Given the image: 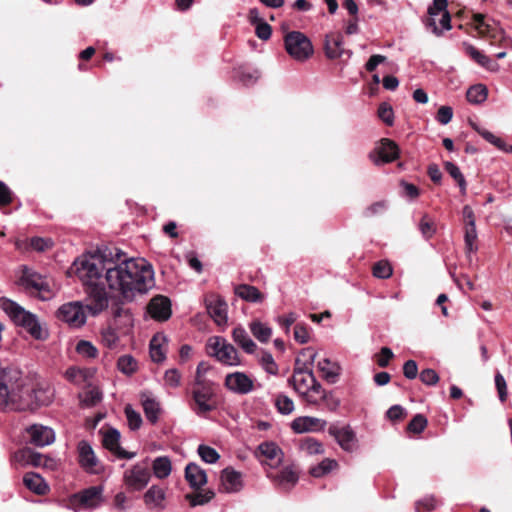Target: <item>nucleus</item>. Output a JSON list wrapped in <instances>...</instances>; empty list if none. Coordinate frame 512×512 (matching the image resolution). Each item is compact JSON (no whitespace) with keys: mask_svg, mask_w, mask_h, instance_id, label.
<instances>
[{"mask_svg":"<svg viewBox=\"0 0 512 512\" xmlns=\"http://www.w3.org/2000/svg\"><path fill=\"white\" fill-rule=\"evenodd\" d=\"M154 286V270L148 262L141 258H129L116 250L115 263L108 273V289L113 294L125 302H131Z\"/></svg>","mask_w":512,"mask_h":512,"instance_id":"f257e3e1","label":"nucleus"},{"mask_svg":"<svg viewBox=\"0 0 512 512\" xmlns=\"http://www.w3.org/2000/svg\"><path fill=\"white\" fill-rule=\"evenodd\" d=\"M301 353L303 355L308 354L309 363H303V366H299L300 360L296 359L293 375L288 380L289 384L309 404L316 405L320 399L328 400L332 398V392H327L322 388L310 368L316 359L317 353L310 347L303 349Z\"/></svg>","mask_w":512,"mask_h":512,"instance_id":"f03ea898","label":"nucleus"},{"mask_svg":"<svg viewBox=\"0 0 512 512\" xmlns=\"http://www.w3.org/2000/svg\"><path fill=\"white\" fill-rule=\"evenodd\" d=\"M116 252L97 251L78 257L74 269L79 280L85 285L104 284L108 286V273L115 263Z\"/></svg>","mask_w":512,"mask_h":512,"instance_id":"7ed1b4c3","label":"nucleus"},{"mask_svg":"<svg viewBox=\"0 0 512 512\" xmlns=\"http://www.w3.org/2000/svg\"><path fill=\"white\" fill-rule=\"evenodd\" d=\"M26 380L11 367H0V409L19 411L28 404L22 398Z\"/></svg>","mask_w":512,"mask_h":512,"instance_id":"20e7f679","label":"nucleus"},{"mask_svg":"<svg viewBox=\"0 0 512 512\" xmlns=\"http://www.w3.org/2000/svg\"><path fill=\"white\" fill-rule=\"evenodd\" d=\"M0 307L15 325L24 328L32 337L38 340L46 338L47 333L42 329L35 314L8 298L0 299Z\"/></svg>","mask_w":512,"mask_h":512,"instance_id":"39448f33","label":"nucleus"},{"mask_svg":"<svg viewBox=\"0 0 512 512\" xmlns=\"http://www.w3.org/2000/svg\"><path fill=\"white\" fill-rule=\"evenodd\" d=\"M206 347L209 355L215 357L223 365L240 366L242 364L239 352L224 337H210Z\"/></svg>","mask_w":512,"mask_h":512,"instance_id":"423d86ee","label":"nucleus"},{"mask_svg":"<svg viewBox=\"0 0 512 512\" xmlns=\"http://www.w3.org/2000/svg\"><path fill=\"white\" fill-rule=\"evenodd\" d=\"M22 398L28 404L19 411H33L40 406L49 405L54 398V389L48 383H38L35 387H31L25 382Z\"/></svg>","mask_w":512,"mask_h":512,"instance_id":"0eeeda50","label":"nucleus"},{"mask_svg":"<svg viewBox=\"0 0 512 512\" xmlns=\"http://www.w3.org/2000/svg\"><path fill=\"white\" fill-rule=\"evenodd\" d=\"M287 53L296 61L303 62L313 55V45L310 39L299 31H291L284 37Z\"/></svg>","mask_w":512,"mask_h":512,"instance_id":"6e6552de","label":"nucleus"},{"mask_svg":"<svg viewBox=\"0 0 512 512\" xmlns=\"http://www.w3.org/2000/svg\"><path fill=\"white\" fill-rule=\"evenodd\" d=\"M447 0H433L428 8L429 18L425 24L436 36L451 29V16L447 10Z\"/></svg>","mask_w":512,"mask_h":512,"instance_id":"1a4fd4ad","label":"nucleus"},{"mask_svg":"<svg viewBox=\"0 0 512 512\" xmlns=\"http://www.w3.org/2000/svg\"><path fill=\"white\" fill-rule=\"evenodd\" d=\"M192 397L195 403L194 411L198 415H203L212 411L215 408L213 398L215 391L211 382L201 379L196 376L194 388L192 390Z\"/></svg>","mask_w":512,"mask_h":512,"instance_id":"9d476101","label":"nucleus"},{"mask_svg":"<svg viewBox=\"0 0 512 512\" xmlns=\"http://www.w3.org/2000/svg\"><path fill=\"white\" fill-rule=\"evenodd\" d=\"M103 502V487L92 486L75 493L69 498V505L75 510L94 509Z\"/></svg>","mask_w":512,"mask_h":512,"instance_id":"9b49d317","label":"nucleus"},{"mask_svg":"<svg viewBox=\"0 0 512 512\" xmlns=\"http://www.w3.org/2000/svg\"><path fill=\"white\" fill-rule=\"evenodd\" d=\"M151 474L147 463H137L123 474L125 486L132 491H140L147 486Z\"/></svg>","mask_w":512,"mask_h":512,"instance_id":"f8f14e48","label":"nucleus"},{"mask_svg":"<svg viewBox=\"0 0 512 512\" xmlns=\"http://www.w3.org/2000/svg\"><path fill=\"white\" fill-rule=\"evenodd\" d=\"M20 284L29 292H37L38 297L43 300H49L53 296L46 279L40 274L25 269L23 275L20 278Z\"/></svg>","mask_w":512,"mask_h":512,"instance_id":"ddd939ff","label":"nucleus"},{"mask_svg":"<svg viewBox=\"0 0 512 512\" xmlns=\"http://www.w3.org/2000/svg\"><path fill=\"white\" fill-rule=\"evenodd\" d=\"M87 305L86 308L92 313L97 315L108 308L109 306V295L107 292V285L96 284L87 286Z\"/></svg>","mask_w":512,"mask_h":512,"instance_id":"4468645a","label":"nucleus"},{"mask_svg":"<svg viewBox=\"0 0 512 512\" xmlns=\"http://www.w3.org/2000/svg\"><path fill=\"white\" fill-rule=\"evenodd\" d=\"M57 317L69 326L79 328L86 322V314L80 302H69L60 306Z\"/></svg>","mask_w":512,"mask_h":512,"instance_id":"2eb2a0df","label":"nucleus"},{"mask_svg":"<svg viewBox=\"0 0 512 512\" xmlns=\"http://www.w3.org/2000/svg\"><path fill=\"white\" fill-rule=\"evenodd\" d=\"M224 386L234 394L247 395L254 390V379L245 372L235 371L225 376Z\"/></svg>","mask_w":512,"mask_h":512,"instance_id":"dca6fc26","label":"nucleus"},{"mask_svg":"<svg viewBox=\"0 0 512 512\" xmlns=\"http://www.w3.org/2000/svg\"><path fill=\"white\" fill-rule=\"evenodd\" d=\"M398 156V145L394 141L387 138L382 139L380 143L375 147V149L369 154L370 160L375 165H382L393 162L398 158Z\"/></svg>","mask_w":512,"mask_h":512,"instance_id":"f3484780","label":"nucleus"},{"mask_svg":"<svg viewBox=\"0 0 512 512\" xmlns=\"http://www.w3.org/2000/svg\"><path fill=\"white\" fill-rule=\"evenodd\" d=\"M328 433L334 437L338 445L342 450L352 453L358 448V439L356 433L350 426L338 427L331 425L328 429Z\"/></svg>","mask_w":512,"mask_h":512,"instance_id":"a211bd4d","label":"nucleus"},{"mask_svg":"<svg viewBox=\"0 0 512 512\" xmlns=\"http://www.w3.org/2000/svg\"><path fill=\"white\" fill-rule=\"evenodd\" d=\"M255 456L262 465H266L271 469L277 468L283 460V452L274 442L261 443Z\"/></svg>","mask_w":512,"mask_h":512,"instance_id":"6ab92c4d","label":"nucleus"},{"mask_svg":"<svg viewBox=\"0 0 512 512\" xmlns=\"http://www.w3.org/2000/svg\"><path fill=\"white\" fill-rule=\"evenodd\" d=\"M78 461L80 466L88 473L97 474L101 467L91 445L82 440L78 443Z\"/></svg>","mask_w":512,"mask_h":512,"instance_id":"aec40b11","label":"nucleus"},{"mask_svg":"<svg viewBox=\"0 0 512 512\" xmlns=\"http://www.w3.org/2000/svg\"><path fill=\"white\" fill-rule=\"evenodd\" d=\"M148 314L157 321H166L171 316V302L170 300L162 295L153 297L148 306Z\"/></svg>","mask_w":512,"mask_h":512,"instance_id":"412c9836","label":"nucleus"},{"mask_svg":"<svg viewBox=\"0 0 512 512\" xmlns=\"http://www.w3.org/2000/svg\"><path fill=\"white\" fill-rule=\"evenodd\" d=\"M30 442L38 447L50 445L55 440L53 429L48 426L34 424L27 428Z\"/></svg>","mask_w":512,"mask_h":512,"instance_id":"4be33fe9","label":"nucleus"},{"mask_svg":"<svg viewBox=\"0 0 512 512\" xmlns=\"http://www.w3.org/2000/svg\"><path fill=\"white\" fill-rule=\"evenodd\" d=\"M326 425L327 422L324 419L312 416H301L292 421L291 428L296 433L319 432L323 431Z\"/></svg>","mask_w":512,"mask_h":512,"instance_id":"5701e85b","label":"nucleus"},{"mask_svg":"<svg viewBox=\"0 0 512 512\" xmlns=\"http://www.w3.org/2000/svg\"><path fill=\"white\" fill-rule=\"evenodd\" d=\"M103 445L119 458L132 459L135 452H127L120 446V433L116 429H108L103 436Z\"/></svg>","mask_w":512,"mask_h":512,"instance_id":"b1692460","label":"nucleus"},{"mask_svg":"<svg viewBox=\"0 0 512 512\" xmlns=\"http://www.w3.org/2000/svg\"><path fill=\"white\" fill-rule=\"evenodd\" d=\"M267 476L281 489L288 490L298 482V474L292 466L284 467L279 473H267Z\"/></svg>","mask_w":512,"mask_h":512,"instance_id":"393cba45","label":"nucleus"},{"mask_svg":"<svg viewBox=\"0 0 512 512\" xmlns=\"http://www.w3.org/2000/svg\"><path fill=\"white\" fill-rule=\"evenodd\" d=\"M206 308L208 314L217 325L220 326L227 323V304L224 300L217 297H211L206 300Z\"/></svg>","mask_w":512,"mask_h":512,"instance_id":"a878e982","label":"nucleus"},{"mask_svg":"<svg viewBox=\"0 0 512 512\" xmlns=\"http://www.w3.org/2000/svg\"><path fill=\"white\" fill-rule=\"evenodd\" d=\"M232 339L235 344L240 347L245 353L253 354L257 349L256 343L252 340L248 332L242 326H236L232 330Z\"/></svg>","mask_w":512,"mask_h":512,"instance_id":"bb28decb","label":"nucleus"},{"mask_svg":"<svg viewBox=\"0 0 512 512\" xmlns=\"http://www.w3.org/2000/svg\"><path fill=\"white\" fill-rule=\"evenodd\" d=\"M95 371L89 368L70 367L65 372V377L71 383L78 386H85L90 384Z\"/></svg>","mask_w":512,"mask_h":512,"instance_id":"cd10ccee","label":"nucleus"},{"mask_svg":"<svg viewBox=\"0 0 512 512\" xmlns=\"http://www.w3.org/2000/svg\"><path fill=\"white\" fill-rule=\"evenodd\" d=\"M221 482L226 492H238L242 489V475L231 468H225L221 473Z\"/></svg>","mask_w":512,"mask_h":512,"instance_id":"c85d7f7f","label":"nucleus"},{"mask_svg":"<svg viewBox=\"0 0 512 512\" xmlns=\"http://www.w3.org/2000/svg\"><path fill=\"white\" fill-rule=\"evenodd\" d=\"M141 402L147 420L155 424L161 412L160 403L147 392L141 393Z\"/></svg>","mask_w":512,"mask_h":512,"instance_id":"c756f323","label":"nucleus"},{"mask_svg":"<svg viewBox=\"0 0 512 512\" xmlns=\"http://www.w3.org/2000/svg\"><path fill=\"white\" fill-rule=\"evenodd\" d=\"M185 478L190 486L195 489H198L207 483L206 472L195 463H189L186 466Z\"/></svg>","mask_w":512,"mask_h":512,"instance_id":"7c9ffc66","label":"nucleus"},{"mask_svg":"<svg viewBox=\"0 0 512 512\" xmlns=\"http://www.w3.org/2000/svg\"><path fill=\"white\" fill-rule=\"evenodd\" d=\"M463 46L466 54L469 55L480 66L486 68L489 71H497L499 69V65L495 61L483 54L473 45L464 43Z\"/></svg>","mask_w":512,"mask_h":512,"instance_id":"2f4dec72","label":"nucleus"},{"mask_svg":"<svg viewBox=\"0 0 512 512\" xmlns=\"http://www.w3.org/2000/svg\"><path fill=\"white\" fill-rule=\"evenodd\" d=\"M166 338L162 334H156L150 340V357L153 362L161 363L166 358Z\"/></svg>","mask_w":512,"mask_h":512,"instance_id":"473e14b6","label":"nucleus"},{"mask_svg":"<svg viewBox=\"0 0 512 512\" xmlns=\"http://www.w3.org/2000/svg\"><path fill=\"white\" fill-rule=\"evenodd\" d=\"M25 486L38 495H44L48 492L49 487L44 479L36 473H26L23 477Z\"/></svg>","mask_w":512,"mask_h":512,"instance_id":"72a5a7b5","label":"nucleus"},{"mask_svg":"<svg viewBox=\"0 0 512 512\" xmlns=\"http://www.w3.org/2000/svg\"><path fill=\"white\" fill-rule=\"evenodd\" d=\"M234 292L238 297L247 302L258 303L264 299L262 293L255 286L248 284L236 286Z\"/></svg>","mask_w":512,"mask_h":512,"instance_id":"f704fd0d","label":"nucleus"},{"mask_svg":"<svg viewBox=\"0 0 512 512\" xmlns=\"http://www.w3.org/2000/svg\"><path fill=\"white\" fill-rule=\"evenodd\" d=\"M344 53L341 35H327L325 39V54L330 59H336Z\"/></svg>","mask_w":512,"mask_h":512,"instance_id":"c9c22d12","label":"nucleus"},{"mask_svg":"<svg viewBox=\"0 0 512 512\" xmlns=\"http://www.w3.org/2000/svg\"><path fill=\"white\" fill-rule=\"evenodd\" d=\"M252 335L261 343H267L272 336V328L260 320H253L249 323Z\"/></svg>","mask_w":512,"mask_h":512,"instance_id":"e433bc0d","label":"nucleus"},{"mask_svg":"<svg viewBox=\"0 0 512 512\" xmlns=\"http://www.w3.org/2000/svg\"><path fill=\"white\" fill-rule=\"evenodd\" d=\"M165 500V490L157 485L151 486L144 494V501L147 505L156 508H163Z\"/></svg>","mask_w":512,"mask_h":512,"instance_id":"4c0bfd02","label":"nucleus"},{"mask_svg":"<svg viewBox=\"0 0 512 512\" xmlns=\"http://www.w3.org/2000/svg\"><path fill=\"white\" fill-rule=\"evenodd\" d=\"M319 371L327 381L334 383L339 376V366L328 358H324L317 363Z\"/></svg>","mask_w":512,"mask_h":512,"instance_id":"58836bf2","label":"nucleus"},{"mask_svg":"<svg viewBox=\"0 0 512 512\" xmlns=\"http://www.w3.org/2000/svg\"><path fill=\"white\" fill-rule=\"evenodd\" d=\"M466 96L470 103L481 104L487 99L488 89L483 84H476L467 90Z\"/></svg>","mask_w":512,"mask_h":512,"instance_id":"ea45409f","label":"nucleus"},{"mask_svg":"<svg viewBox=\"0 0 512 512\" xmlns=\"http://www.w3.org/2000/svg\"><path fill=\"white\" fill-rule=\"evenodd\" d=\"M153 473L159 479L167 478L171 473V461L168 457H157L153 461Z\"/></svg>","mask_w":512,"mask_h":512,"instance_id":"a19ab883","label":"nucleus"},{"mask_svg":"<svg viewBox=\"0 0 512 512\" xmlns=\"http://www.w3.org/2000/svg\"><path fill=\"white\" fill-rule=\"evenodd\" d=\"M338 468V462L331 458L323 459L318 465L310 469L313 477L320 478Z\"/></svg>","mask_w":512,"mask_h":512,"instance_id":"79ce46f5","label":"nucleus"},{"mask_svg":"<svg viewBox=\"0 0 512 512\" xmlns=\"http://www.w3.org/2000/svg\"><path fill=\"white\" fill-rule=\"evenodd\" d=\"M117 368L125 375H132L138 369L136 359L131 355H122L117 360Z\"/></svg>","mask_w":512,"mask_h":512,"instance_id":"37998d69","label":"nucleus"},{"mask_svg":"<svg viewBox=\"0 0 512 512\" xmlns=\"http://www.w3.org/2000/svg\"><path fill=\"white\" fill-rule=\"evenodd\" d=\"M300 449L308 455H318L324 453V447L318 440L307 437L300 442Z\"/></svg>","mask_w":512,"mask_h":512,"instance_id":"c03bdc74","label":"nucleus"},{"mask_svg":"<svg viewBox=\"0 0 512 512\" xmlns=\"http://www.w3.org/2000/svg\"><path fill=\"white\" fill-rule=\"evenodd\" d=\"M478 238L476 225L464 226V242L467 253H474L477 251L478 246L476 244Z\"/></svg>","mask_w":512,"mask_h":512,"instance_id":"a18cd8bd","label":"nucleus"},{"mask_svg":"<svg viewBox=\"0 0 512 512\" xmlns=\"http://www.w3.org/2000/svg\"><path fill=\"white\" fill-rule=\"evenodd\" d=\"M446 172L458 183L462 195L466 194V180L461 173L459 167L452 162L445 163Z\"/></svg>","mask_w":512,"mask_h":512,"instance_id":"49530a36","label":"nucleus"},{"mask_svg":"<svg viewBox=\"0 0 512 512\" xmlns=\"http://www.w3.org/2000/svg\"><path fill=\"white\" fill-rule=\"evenodd\" d=\"M76 352L84 358L94 359L98 355L97 348L87 340H80L76 345Z\"/></svg>","mask_w":512,"mask_h":512,"instance_id":"de8ad7c7","label":"nucleus"},{"mask_svg":"<svg viewBox=\"0 0 512 512\" xmlns=\"http://www.w3.org/2000/svg\"><path fill=\"white\" fill-rule=\"evenodd\" d=\"M16 460H23L25 464L33 466H39L41 464L42 456L39 453H35L30 449H23L15 454Z\"/></svg>","mask_w":512,"mask_h":512,"instance_id":"09e8293b","label":"nucleus"},{"mask_svg":"<svg viewBox=\"0 0 512 512\" xmlns=\"http://www.w3.org/2000/svg\"><path fill=\"white\" fill-rule=\"evenodd\" d=\"M419 230L425 239H430L436 233L435 223L427 214H424L419 222Z\"/></svg>","mask_w":512,"mask_h":512,"instance_id":"8fccbe9b","label":"nucleus"},{"mask_svg":"<svg viewBox=\"0 0 512 512\" xmlns=\"http://www.w3.org/2000/svg\"><path fill=\"white\" fill-rule=\"evenodd\" d=\"M275 406L279 413L288 415L294 410V403L291 398L284 394H279L275 399Z\"/></svg>","mask_w":512,"mask_h":512,"instance_id":"3c124183","label":"nucleus"},{"mask_svg":"<svg viewBox=\"0 0 512 512\" xmlns=\"http://www.w3.org/2000/svg\"><path fill=\"white\" fill-rule=\"evenodd\" d=\"M198 454L203 461L209 464L217 462L220 457L214 448L207 445H199Z\"/></svg>","mask_w":512,"mask_h":512,"instance_id":"603ef678","label":"nucleus"},{"mask_svg":"<svg viewBox=\"0 0 512 512\" xmlns=\"http://www.w3.org/2000/svg\"><path fill=\"white\" fill-rule=\"evenodd\" d=\"M392 267L387 261H379L373 266V275L379 279H387L392 275Z\"/></svg>","mask_w":512,"mask_h":512,"instance_id":"864d4df0","label":"nucleus"},{"mask_svg":"<svg viewBox=\"0 0 512 512\" xmlns=\"http://www.w3.org/2000/svg\"><path fill=\"white\" fill-rule=\"evenodd\" d=\"M260 364L268 374L276 375L278 373V365L271 353L264 352L260 358Z\"/></svg>","mask_w":512,"mask_h":512,"instance_id":"5fc2aeb1","label":"nucleus"},{"mask_svg":"<svg viewBox=\"0 0 512 512\" xmlns=\"http://www.w3.org/2000/svg\"><path fill=\"white\" fill-rule=\"evenodd\" d=\"M125 415L130 429L137 430L140 428L142 424L141 415L137 411H135L130 405H127L125 407Z\"/></svg>","mask_w":512,"mask_h":512,"instance_id":"6e6d98bb","label":"nucleus"},{"mask_svg":"<svg viewBox=\"0 0 512 512\" xmlns=\"http://www.w3.org/2000/svg\"><path fill=\"white\" fill-rule=\"evenodd\" d=\"M427 426V418L422 414H416L408 424V430L412 433L419 434L424 431Z\"/></svg>","mask_w":512,"mask_h":512,"instance_id":"4d7b16f0","label":"nucleus"},{"mask_svg":"<svg viewBox=\"0 0 512 512\" xmlns=\"http://www.w3.org/2000/svg\"><path fill=\"white\" fill-rule=\"evenodd\" d=\"M379 118L388 126L394 124V112L392 107L387 103H381L378 108Z\"/></svg>","mask_w":512,"mask_h":512,"instance_id":"13d9d810","label":"nucleus"},{"mask_svg":"<svg viewBox=\"0 0 512 512\" xmlns=\"http://www.w3.org/2000/svg\"><path fill=\"white\" fill-rule=\"evenodd\" d=\"M165 385L170 388H177L181 384V373L179 370L172 368L164 374Z\"/></svg>","mask_w":512,"mask_h":512,"instance_id":"bf43d9fd","label":"nucleus"},{"mask_svg":"<svg viewBox=\"0 0 512 512\" xmlns=\"http://www.w3.org/2000/svg\"><path fill=\"white\" fill-rule=\"evenodd\" d=\"M476 131L487 141L489 142L490 144L494 145L495 147H497L499 150L503 151V149L505 148L506 146V143L504 142V140H502L500 137H497L496 135H494L493 133H491L490 131L488 130H485V129H478L476 128Z\"/></svg>","mask_w":512,"mask_h":512,"instance_id":"052dcab7","label":"nucleus"},{"mask_svg":"<svg viewBox=\"0 0 512 512\" xmlns=\"http://www.w3.org/2000/svg\"><path fill=\"white\" fill-rule=\"evenodd\" d=\"M476 131L487 141L489 142L490 144L494 145L495 147H497L499 150L503 151V149L505 148L506 146V143L504 142V140H502L500 137H497L496 135H494L493 133H491L490 131L488 130H485V129H478L476 128Z\"/></svg>","mask_w":512,"mask_h":512,"instance_id":"680f3d73","label":"nucleus"},{"mask_svg":"<svg viewBox=\"0 0 512 512\" xmlns=\"http://www.w3.org/2000/svg\"><path fill=\"white\" fill-rule=\"evenodd\" d=\"M260 74L257 70H239L237 72V77L239 81L244 85H251L257 81Z\"/></svg>","mask_w":512,"mask_h":512,"instance_id":"e2e57ef3","label":"nucleus"},{"mask_svg":"<svg viewBox=\"0 0 512 512\" xmlns=\"http://www.w3.org/2000/svg\"><path fill=\"white\" fill-rule=\"evenodd\" d=\"M436 508V500L433 496H426L415 503L416 512L432 511Z\"/></svg>","mask_w":512,"mask_h":512,"instance_id":"0e129e2a","label":"nucleus"},{"mask_svg":"<svg viewBox=\"0 0 512 512\" xmlns=\"http://www.w3.org/2000/svg\"><path fill=\"white\" fill-rule=\"evenodd\" d=\"M420 380L428 386L436 385L439 381V376L434 369H424L420 372Z\"/></svg>","mask_w":512,"mask_h":512,"instance_id":"69168bd1","label":"nucleus"},{"mask_svg":"<svg viewBox=\"0 0 512 512\" xmlns=\"http://www.w3.org/2000/svg\"><path fill=\"white\" fill-rule=\"evenodd\" d=\"M101 339H102L103 344L105 346H107L108 348L114 347L117 344V342L119 341V337H118L116 331L113 330L112 328H107V329L103 330L101 333Z\"/></svg>","mask_w":512,"mask_h":512,"instance_id":"338daca9","label":"nucleus"},{"mask_svg":"<svg viewBox=\"0 0 512 512\" xmlns=\"http://www.w3.org/2000/svg\"><path fill=\"white\" fill-rule=\"evenodd\" d=\"M294 339L300 343L305 344L309 341L310 335L305 324L298 323L294 327Z\"/></svg>","mask_w":512,"mask_h":512,"instance_id":"774afa93","label":"nucleus"}]
</instances>
